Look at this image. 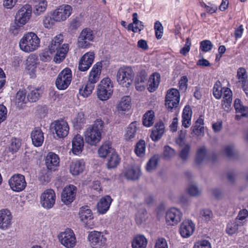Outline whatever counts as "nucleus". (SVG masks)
<instances>
[{"label": "nucleus", "mask_w": 248, "mask_h": 248, "mask_svg": "<svg viewBox=\"0 0 248 248\" xmlns=\"http://www.w3.org/2000/svg\"><path fill=\"white\" fill-rule=\"evenodd\" d=\"M138 123L137 122L131 123L127 127L124 134V139L126 140H130L135 138L137 130Z\"/></svg>", "instance_id": "46"}, {"label": "nucleus", "mask_w": 248, "mask_h": 248, "mask_svg": "<svg viewBox=\"0 0 248 248\" xmlns=\"http://www.w3.org/2000/svg\"><path fill=\"white\" fill-rule=\"evenodd\" d=\"M140 175V170L139 167L131 166L126 170L124 175L127 179L136 180Z\"/></svg>", "instance_id": "41"}, {"label": "nucleus", "mask_w": 248, "mask_h": 248, "mask_svg": "<svg viewBox=\"0 0 248 248\" xmlns=\"http://www.w3.org/2000/svg\"><path fill=\"white\" fill-rule=\"evenodd\" d=\"M165 126L163 122L157 123L154 127L151 134V138L154 141H158L164 133Z\"/></svg>", "instance_id": "32"}, {"label": "nucleus", "mask_w": 248, "mask_h": 248, "mask_svg": "<svg viewBox=\"0 0 248 248\" xmlns=\"http://www.w3.org/2000/svg\"><path fill=\"white\" fill-rule=\"evenodd\" d=\"M102 67V64L101 62H98L93 66L90 71L88 82L94 85L99 80Z\"/></svg>", "instance_id": "22"}, {"label": "nucleus", "mask_w": 248, "mask_h": 248, "mask_svg": "<svg viewBox=\"0 0 248 248\" xmlns=\"http://www.w3.org/2000/svg\"><path fill=\"white\" fill-rule=\"evenodd\" d=\"M147 245V240L143 235L136 236L132 242L133 248H146Z\"/></svg>", "instance_id": "44"}, {"label": "nucleus", "mask_w": 248, "mask_h": 248, "mask_svg": "<svg viewBox=\"0 0 248 248\" xmlns=\"http://www.w3.org/2000/svg\"><path fill=\"white\" fill-rule=\"evenodd\" d=\"M72 123L75 128H81L86 123L84 113L80 112L77 114L72 119Z\"/></svg>", "instance_id": "45"}, {"label": "nucleus", "mask_w": 248, "mask_h": 248, "mask_svg": "<svg viewBox=\"0 0 248 248\" xmlns=\"http://www.w3.org/2000/svg\"><path fill=\"white\" fill-rule=\"evenodd\" d=\"M238 220L230 221L228 223L226 228V232L229 235H232L238 231H242L244 226V222H238Z\"/></svg>", "instance_id": "34"}, {"label": "nucleus", "mask_w": 248, "mask_h": 248, "mask_svg": "<svg viewBox=\"0 0 248 248\" xmlns=\"http://www.w3.org/2000/svg\"><path fill=\"white\" fill-rule=\"evenodd\" d=\"M79 217L80 220L86 225L93 218L92 210L87 206H82L80 208Z\"/></svg>", "instance_id": "29"}, {"label": "nucleus", "mask_w": 248, "mask_h": 248, "mask_svg": "<svg viewBox=\"0 0 248 248\" xmlns=\"http://www.w3.org/2000/svg\"><path fill=\"white\" fill-rule=\"evenodd\" d=\"M132 17L133 23L129 24L127 26V29L128 31H132L134 32H140L143 29V23L138 20V15L137 13H133Z\"/></svg>", "instance_id": "35"}, {"label": "nucleus", "mask_w": 248, "mask_h": 248, "mask_svg": "<svg viewBox=\"0 0 248 248\" xmlns=\"http://www.w3.org/2000/svg\"><path fill=\"white\" fill-rule=\"evenodd\" d=\"M72 7L68 4H63L55 10L52 13L54 16V20L57 22L64 21L68 18L72 13Z\"/></svg>", "instance_id": "14"}, {"label": "nucleus", "mask_w": 248, "mask_h": 248, "mask_svg": "<svg viewBox=\"0 0 248 248\" xmlns=\"http://www.w3.org/2000/svg\"><path fill=\"white\" fill-rule=\"evenodd\" d=\"M52 129L59 138L66 137L69 132V127L66 121L61 120L55 121L52 123Z\"/></svg>", "instance_id": "16"}, {"label": "nucleus", "mask_w": 248, "mask_h": 248, "mask_svg": "<svg viewBox=\"0 0 248 248\" xmlns=\"http://www.w3.org/2000/svg\"><path fill=\"white\" fill-rule=\"evenodd\" d=\"M248 216V212L246 209H243L239 211L237 218L235 220H238V222H244V225H247L246 218Z\"/></svg>", "instance_id": "61"}, {"label": "nucleus", "mask_w": 248, "mask_h": 248, "mask_svg": "<svg viewBox=\"0 0 248 248\" xmlns=\"http://www.w3.org/2000/svg\"><path fill=\"white\" fill-rule=\"evenodd\" d=\"M206 149L204 147L200 148L197 152L196 162L198 164L202 163L206 158Z\"/></svg>", "instance_id": "56"}, {"label": "nucleus", "mask_w": 248, "mask_h": 248, "mask_svg": "<svg viewBox=\"0 0 248 248\" xmlns=\"http://www.w3.org/2000/svg\"><path fill=\"white\" fill-rule=\"evenodd\" d=\"M58 238L61 244L66 248H73L77 243V239L74 232L70 229H66L60 232Z\"/></svg>", "instance_id": "8"}, {"label": "nucleus", "mask_w": 248, "mask_h": 248, "mask_svg": "<svg viewBox=\"0 0 248 248\" xmlns=\"http://www.w3.org/2000/svg\"><path fill=\"white\" fill-rule=\"evenodd\" d=\"M117 80L123 87H128L132 83L134 73L130 66L120 67L117 72Z\"/></svg>", "instance_id": "7"}, {"label": "nucleus", "mask_w": 248, "mask_h": 248, "mask_svg": "<svg viewBox=\"0 0 248 248\" xmlns=\"http://www.w3.org/2000/svg\"><path fill=\"white\" fill-rule=\"evenodd\" d=\"M165 126L163 122L157 123L154 127L151 134V138L154 141H158L164 133Z\"/></svg>", "instance_id": "33"}, {"label": "nucleus", "mask_w": 248, "mask_h": 248, "mask_svg": "<svg viewBox=\"0 0 248 248\" xmlns=\"http://www.w3.org/2000/svg\"><path fill=\"white\" fill-rule=\"evenodd\" d=\"M154 112L152 110L148 111L143 117V124L146 127H150L154 123Z\"/></svg>", "instance_id": "50"}, {"label": "nucleus", "mask_w": 248, "mask_h": 248, "mask_svg": "<svg viewBox=\"0 0 248 248\" xmlns=\"http://www.w3.org/2000/svg\"><path fill=\"white\" fill-rule=\"evenodd\" d=\"M85 168V163L83 160L73 161L69 167L70 173L73 175H78L82 172Z\"/></svg>", "instance_id": "30"}, {"label": "nucleus", "mask_w": 248, "mask_h": 248, "mask_svg": "<svg viewBox=\"0 0 248 248\" xmlns=\"http://www.w3.org/2000/svg\"><path fill=\"white\" fill-rule=\"evenodd\" d=\"M175 155L174 150L169 146L164 147L163 155L165 158L169 159Z\"/></svg>", "instance_id": "63"}, {"label": "nucleus", "mask_w": 248, "mask_h": 248, "mask_svg": "<svg viewBox=\"0 0 248 248\" xmlns=\"http://www.w3.org/2000/svg\"><path fill=\"white\" fill-rule=\"evenodd\" d=\"M247 78L248 76L246 70L243 67L238 68L237 72L238 83L242 86L247 95L248 94Z\"/></svg>", "instance_id": "26"}, {"label": "nucleus", "mask_w": 248, "mask_h": 248, "mask_svg": "<svg viewBox=\"0 0 248 248\" xmlns=\"http://www.w3.org/2000/svg\"><path fill=\"white\" fill-rule=\"evenodd\" d=\"M56 20H54V16H46L44 17L43 19V25L45 28L50 29L54 25Z\"/></svg>", "instance_id": "55"}, {"label": "nucleus", "mask_w": 248, "mask_h": 248, "mask_svg": "<svg viewBox=\"0 0 248 248\" xmlns=\"http://www.w3.org/2000/svg\"><path fill=\"white\" fill-rule=\"evenodd\" d=\"M234 107L236 113H239L240 114L235 115V119L237 120H242L244 118L248 117V111L247 108L244 107L242 104L240 99H236L234 102Z\"/></svg>", "instance_id": "27"}, {"label": "nucleus", "mask_w": 248, "mask_h": 248, "mask_svg": "<svg viewBox=\"0 0 248 248\" xmlns=\"http://www.w3.org/2000/svg\"><path fill=\"white\" fill-rule=\"evenodd\" d=\"M147 218V212L144 209H141L138 211L135 216V220L137 224H141L145 221Z\"/></svg>", "instance_id": "53"}, {"label": "nucleus", "mask_w": 248, "mask_h": 248, "mask_svg": "<svg viewBox=\"0 0 248 248\" xmlns=\"http://www.w3.org/2000/svg\"><path fill=\"white\" fill-rule=\"evenodd\" d=\"M113 83L108 78H103L98 85L97 96L101 101H106L109 99L113 93Z\"/></svg>", "instance_id": "6"}, {"label": "nucleus", "mask_w": 248, "mask_h": 248, "mask_svg": "<svg viewBox=\"0 0 248 248\" xmlns=\"http://www.w3.org/2000/svg\"><path fill=\"white\" fill-rule=\"evenodd\" d=\"M27 93L25 90H19L16 95L15 104L19 108H22L27 102Z\"/></svg>", "instance_id": "40"}, {"label": "nucleus", "mask_w": 248, "mask_h": 248, "mask_svg": "<svg viewBox=\"0 0 248 248\" xmlns=\"http://www.w3.org/2000/svg\"><path fill=\"white\" fill-rule=\"evenodd\" d=\"M145 152V142L143 140H140L136 144L135 152L139 156H142Z\"/></svg>", "instance_id": "54"}, {"label": "nucleus", "mask_w": 248, "mask_h": 248, "mask_svg": "<svg viewBox=\"0 0 248 248\" xmlns=\"http://www.w3.org/2000/svg\"><path fill=\"white\" fill-rule=\"evenodd\" d=\"M10 188L16 192H20L25 189L27 182L25 176L21 174H15L12 176L8 180Z\"/></svg>", "instance_id": "12"}, {"label": "nucleus", "mask_w": 248, "mask_h": 248, "mask_svg": "<svg viewBox=\"0 0 248 248\" xmlns=\"http://www.w3.org/2000/svg\"><path fill=\"white\" fill-rule=\"evenodd\" d=\"M84 141L82 137L80 135H76L72 141V151L75 155L80 154L83 149Z\"/></svg>", "instance_id": "36"}, {"label": "nucleus", "mask_w": 248, "mask_h": 248, "mask_svg": "<svg viewBox=\"0 0 248 248\" xmlns=\"http://www.w3.org/2000/svg\"><path fill=\"white\" fill-rule=\"evenodd\" d=\"M159 157L158 155H154L149 160L146 165V170L151 172L156 168Z\"/></svg>", "instance_id": "52"}, {"label": "nucleus", "mask_w": 248, "mask_h": 248, "mask_svg": "<svg viewBox=\"0 0 248 248\" xmlns=\"http://www.w3.org/2000/svg\"><path fill=\"white\" fill-rule=\"evenodd\" d=\"M115 150L111 147L109 143H105L98 149V154L100 157L105 158L112 153Z\"/></svg>", "instance_id": "47"}, {"label": "nucleus", "mask_w": 248, "mask_h": 248, "mask_svg": "<svg viewBox=\"0 0 248 248\" xmlns=\"http://www.w3.org/2000/svg\"><path fill=\"white\" fill-rule=\"evenodd\" d=\"M104 128V122L101 119L96 120L84 132L86 142L90 145L96 146L101 140Z\"/></svg>", "instance_id": "1"}, {"label": "nucleus", "mask_w": 248, "mask_h": 248, "mask_svg": "<svg viewBox=\"0 0 248 248\" xmlns=\"http://www.w3.org/2000/svg\"><path fill=\"white\" fill-rule=\"evenodd\" d=\"M40 38L36 33L32 31L25 33L19 42L20 49L27 53L37 50L40 47Z\"/></svg>", "instance_id": "5"}, {"label": "nucleus", "mask_w": 248, "mask_h": 248, "mask_svg": "<svg viewBox=\"0 0 248 248\" xmlns=\"http://www.w3.org/2000/svg\"><path fill=\"white\" fill-rule=\"evenodd\" d=\"M112 201V199L108 195L101 198L97 205V211L101 214H105L109 209Z\"/></svg>", "instance_id": "23"}, {"label": "nucleus", "mask_w": 248, "mask_h": 248, "mask_svg": "<svg viewBox=\"0 0 248 248\" xmlns=\"http://www.w3.org/2000/svg\"><path fill=\"white\" fill-rule=\"evenodd\" d=\"M13 223V216L8 209L0 210V229L6 230L9 229Z\"/></svg>", "instance_id": "20"}, {"label": "nucleus", "mask_w": 248, "mask_h": 248, "mask_svg": "<svg viewBox=\"0 0 248 248\" xmlns=\"http://www.w3.org/2000/svg\"><path fill=\"white\" fill-rule=\"evenodd\" d=\"M121 158L115 152H112L109 155L107 158V167L108 169H114L119 164Z\"/></svg>", "instance_id": "39"}, {"label": "nucleus", "mask_w": 248, "mask_h": 248, "mask_svg": "<svg viewBox=\"0 0 248 248\" xmlns=\"http://www.w3.org/2000/svg\"><path fill=\"white\" fill-rule=\"evenodd\" d=\"M160 81V75L159 73L152 74L148 80V90L150 92H154L158 87Z\"/></svg>", "instance_id": "38"}, {"label": "nucleus", "mask_w": 248, "mask_h": 248, "mask_svg": "<svg viewBox=\"0 0 248 248\" xmlns=\"http://www.w3.org/2000/svg\"><path fill=\"white\" fill-rule=\"evenodd\" d=\"M32 144L36 147L41 146L44 140V133L39 127H35L31 134Z\"/></svg>", "instance_id": "24"}, {"label": "nucleus", "mask_w": 248, "mask_h": 248, "mask_svg": "<svg viewBox=\"0 0 248 248\" xmlns=\"http://www.w3.org/2000/svg\"><path fill=\"white\" fill-rule=\"evenodd\" d=\"M41 91L39 88L31 87L29 88L27 94V100L31 102H35L41 96Z\"/></svg>", "instance_id": "43"}, {"label": "nucleus", "mask_w": 248, "mask_h": 248, "mask_svg": "<svg viewBox=\"0 0 248 248\" xmlns=\"http://www.w3.org/2000/svg\"><path fill=\"white\" fill-rule=\"evenodd\" d=\"M60 159L58 155L53 153H49L46 156V164L47 169L50 170H55L59 166Z\"/></svg>", "instance_id": "28"}, {"label": "nucleus", "mask_w": 248, "mask_h": 248, "mask_svg": "<svg viewBox=\"0 0 248 248\" xmlns=\"http://www.w3.org/2000/svg\"><path fill=\"white\" fill-rule=\"evenodd\" d=\"M77 188L76 186L70 185L65 186L62 193V201L65 204L71 203L75 200Z\"/></svg>", "instance_id": "18"}, {"label": "nucleus", "mask_w": 248, "mask_h": 248, "mask_svg": "<svg viewBox=\"0 0 248 248\" xmlns=\"http://www.w3.org/2000/svg\"><path fill=\"white\" fill-rule=\"evenodd\" d=\"M62 42L63 36L59 34L54 37L48 46L50 54L56 52L53 61L57 63H60L65 59L69 49L68 45L67 44L62 45Z\"/></svg>", "instance_id": "2"}, {"label": "nucleus", "mask_w": 248, "mask_h": 248, "mask_svg": "<svg viewBox=\"0 0 248 248\" xmlns=\"http://www.w3.org/2000/svg\"><path fill=\"white\" fill-rule=\"evenodd\" d=\"M182 214L180 210L172 208L168 210L166 214V222L168 225L173 226L180 222Z\"/></svg>", "instance_id": "17"}, {"label": "nucleus", "mask_w": 248, "mask_h": 248, "mask_svg": "<svg viewBox=\"0 0 248 248\" xmlns=\"http://www.w3.org/2000/svg\"><path fill=\"white\" fill-rule=\"evenodd\" d=\"M195 228V224L192 220H185L180 226V233L183 238H188L193 233Z\"/></svg>", "instance_id": "21"}, {"label": "nucleus", "mask_w": 248, "mask_h": 248, "mask_svg": "<svg viewBox=\"0 0 248 248\" xmlns=\"http://www.w3.org/2000/svg\"><path fill=\"white\" fill-rule=\"evenodd\" d=\"M199 217L202 221L207 223L213 219V214L209 209H203L200 211Z\"/></svg>", "instance_id": "49"}, {"label": "nucleus", "mask_w": 248, "mask_h": 248, "mask_svg": "<svg viewBox=\"0 0 248 248\" xmlns=\"http://www.w3.org/2000/svg\"><path fill=\"white\" fill-rule=\"evenodd\" d=\"M37 61L36 57L33 55L29 56L26 61V70L31 78L36 75Z\"/></svg>", "instance_id": "25"}, {"label": "nucleus", "mask_w": 248, "mask_h": 248, "mask_svg": "<svg viewBox=\"0 0 248 248\" xmlns=\"http://www.w3.org/2000/svg\"><path fill=\"white\" fill-rule=\"evenodd\" d=\"M94 59L93 51H89L82 56L78 62V69L80 71H87L92 65Z\"/></svg>", "instance_id": "19"}, {"label": "nucleus", "mask_w": 248, "mask_h": 248, "mask_svg": "<svg viewBox=\"0 0 248 248\" xmlns=\"http://www.w3.org/2000/svg\"><path fill=\"white\" fill-rule=\"evenodd\" d=\"M213 46V45L212 42L208 40L202 41L200 43V49L205 52L210 51L212 49Z\"/></svg>", "instance_id": "59"}, {"label": "nucleus", "mask_w": 248, "mask_h": 248, "mask_svg": "<svg viewBox=\"0 0 248 248\" xmlns=\"http://www.w3.org/2000/svg\"><path fill=\"white\" fill-rule=\"evenodd\" d=\"M188 193L191 196L195 197L199 195L201 193V190L193 184L188 186L187 188Z\"/></svg>", "instance_id": "57"}, {"label": "nucleus", "mask_w": 248, "mask_h": 248, "mask_svg": "<svg viewBox=\"0 0 248 248\" xmlns=\"http://www.w3.org/2000/svg\"><path fill=\"white\" fill-rule=\"evenodd\" d=\"M36 4L35 5L34 13L35 15L38 16L44 13L47 7V1L46 0H35Z\"/></svg>", "instance_id": "48"}, {"label": "nucleus", "mask_w": 248, "mask_h": 248, "mask_svg": "<svg viewBox=\"0 0 248 248\" xmlns=\"http://www.w3.org/2000/svg\"><path fill=\"white\" fill-rule=\"evenodd\" d=\"M56 194L51 189H46L40 196V203L46 209L51 208L55 203Z\"/></svg>", "instance_id": "15"}, {"label": "nucleus", "mask_w": 248, "mask_h": 248, "mask_svg": "<svg viewBox=\"0 0 248 248\" xmlns=\"http://www.w3.org/2000/svg\"><path fill=\"white\" fill-rule=\"evenodd\" d=\"M32 11L31 6L28 4L24 5L18 9L15 16L14 25L11 28L13 33L18 34L20 28L29 22Z\"/></svg>", "instance_id": "3"}, {"label": "nucleus", "mask_w": 248, "mask_h": 248, "mask_svg": "<svg viewBox=\"0 0 248 248\" xmlns=\"http://www.w3.org/2000/svg\"><path fill=\"white\" fill-rule=\"evenodd\" d=\"M204 120L201 116L196 121L194 126L191 127L192 132L197 136H202L204 135Z\"/></svg>", "instance_id": "42"}, {"label": "nucleus", "mask_w": 248, "mask_h": 248, "mask_svg": "<svg viewBox=\"0 0 248 248\" xmlns=\"http://www.w3.org/2000/svg\"><path fill=\"white\" fill-rule=\"evenodd\" d=\"M155 248H168L166 239L163 238H158L155 242Z\"/></svg>", "instance_id": "64"}, {"label": "nucleus", "mask_w": 248, "mask_h": 248, "mask_svg": "<svg viewBox=\"0 0 248 248\" xmlns=\"http://www.w3.org/2000/svg\"><path fill=\"white\" fill-rule=\"evenodd\" d=\"M94 88V84L87 81L85 86L79 90V93L84 97H87L92 93Z\"/></svg>", "instance_id": "51"}, {"label": "nucleus", "mask_w": 248, "mask_h": 248, "mask_svg": "<svg viewBox=\"0 0 248 248\" xmlns=\"http://www.w3.org/2000/svg\"><path fill=\"white\" fill-rule=\"evenodd\" d=\"M88 239L92 248H106L107 239L102 232H91L88 235Z\"/></svg>", "instance_id": "11"}, {"label": "nucleus", "mask_w": 248, "mask_h": 248, "mask_svg": "<svg viewBox=\"0 0 248 248\" xmlns=\"http://www.w3.org/2000/svg\"><path fill=\"white\" fill-rule=\"evenodd\" d=\"M213 93L214 96L217 99H220L223 94L222 107L225 111L228 112L230 109L232 100V93L230 89L227 87L222 88L220 81H217L214 84Z\"/></svg>", "instance_id": "4"}, {"label": "nucleus", "mask_w": 248, "mask_h": 248, "mask_svg": "<svg viewBox=\"0 0 248 248\" xmlns=\"http://www.w3.org/2000/svg\"><path fill=\"white\" fill-rule=\"evenodd\" d=\"M72 78L70 68H65L58 75L56 80V86L59 90H65L70 84Z\"/></svg>", "instance_id": "10"}, {"label": "nucleus", "mask_w": 248, "mask_h": 248, "mask_svg": "<svg viewBox=\"0 0 248 248\" xmlns=\"http://www.w3.org/2000/svg\"><path fill=\"white\" fill-rule=\"evenodd\" d=\"M180 102V93L174 88H171L167 91L165 97V106L169 111H172L176 109Z\"/></svg>", "instance_id": "9"}, {"label": "nucleus", "mask_w": 248, "mask_h": 248, "mask_svg": "<svg viewBox=\"0 0 248 248\" xmlns=\"http://www.w3.org/2000/svg\"><path fill=\"white\" fill-rule=\"evenodd\" d=\"M95 35L93 30L90 28H85L80 32L78 39V46L82 48H88L91 46L90 42H93Z\"/></svg>", "instance_id": "13"}, {"label": "nucleus", "mask_w": 248, "mask_h": 248, "mask_svg": "<svg viewBox=\"0 0 248 248\" xmlns=\"http://www.w3.org/2000/svg\"><path fill=\"white\" fill-rule=\"evenodd\" d=\"M131 108V98L129 96L123 97L116 106V109L119 112H125L129 110Z\"/></svg>", "instance_id": "37"}, {"label": "nucleus", "mask_w": 248, "mask_h": 248, "mask_svg": "<svg viewBox=\"0 0 248 248\" xmlns=\"http://www.w3.org/2000/svg\"><path fill=\"white\" fill-rule=\"evenodd\" d=\"M154 29L156 38L157 39H161L163 33V27L161 23L158 21H156L154 25Z\"/></svg>", "instance_id": "58"}, {"label": "nucleus", "mask_w": 248, "mask_h": 248, "mask_svg": "<svg viewBox=\"0 0 248 248\" xmlns=\"http://www.w3.org/2000/svg\"><path fill=\"white\" fill-rule=\"evenodd\" d=\"M21 146L20 140L16 138L12 139L9 146L10 149L13 152H17Z\"/></svg>", "instance_id": "60"}, {"label": "nucleus", "mask_w": 248, "mask_h": 248, "mask_svg": "<svg viewBox=\"0 0 248 248\" xmlns=\"http://www.w3.org/2000/svg\"><path fill=\"white\" fill-rule=\"evenodd\" d=\"M193 248H212L210 243L205 240L196 242Z\"/></svg>", "instance_id": "62"}, {"label": "nucleus", "mask_w": 248, "mask_h": 248, "mask_svg": "<svg viewBox=\"0 0 248 248\" xmlns=\"http://www.w3.org/2000/svg\"><path fill=\"white\" fill-rule=\"evenodd\" d=\"M192 111L190 107L187 105L185 107L182 115V124L185 128H188L191 124Z\"/></svg>", "instance_id": "31"}]
</instances>
